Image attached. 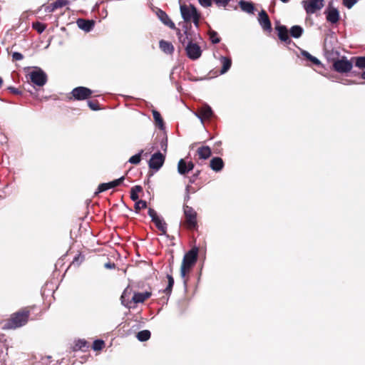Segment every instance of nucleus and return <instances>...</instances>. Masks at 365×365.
<instances>
[{
    "label": "nucleus",
    "instance_id": "nucleus-1",
    "mask_svg": "<svg viewBox=\"0 0 365 365\" xmlns=\"http://www.w3.org/2000/svg\"><path fill=\"white\" fill-rule=\"evenodd\" d=\"M35 309V305L27 306L14 312L10 315L9 318L4 321L3 329H16L25 326L30 319L31 313Z\"/></svg>",
    "mask_w": 365,
    "mask_h": 365
},
{
    "label": "nucleus",
    "instance_id": "nucleus-2",
    "mask_svg": "<svg viewBox=\"0 0 365 365\" xmlns=\"http://www.w3.org/2000/svg\"><path fill=\"white\" fill-rule=\"evenodd\" d=\"M198 248L193 247L190 250L185 253L182 259L180 267V276L184 279V284L186 286L187 282V275L190 272L192 268L197 260Z\"/></svg>",
    "mask_w": 365,
    "mask_h": 365
},
{
    "label": "nucleus",
    "instance_id": "nucleus-3",
    "mask_svg": "<svg viewBox=\"0 0 365 365\" xmlns=\"http://www.w3.org/2000/svg\"><path fill=\"white\" fill-rule=\"evenodd\" d=\"M130 293L131 289H129V287H127L121 295L122 304L127 307H130L131 303H143L152 295V292L149 291H146L145 292H134L132 299L130 300L129 295L130 294Z\"/></svg>",
    "mask_w": 365,
    "mask_h": 365
},
{
    "label": "nucleus",
    "instance_id": "nucleus-4",
    "mask_svg": "<svg viewBox=\"0 0 365 365\" xmlns=\"http://www.w3.org/2000/svg\"><path fill=\"white\" fill-rule=\"evenodd\" d=\"M183 211L185 220L182 222V226L190 231L197 230L198 228L197 212L188 205H184Z\"/></svg>",
    "mask_w": 365,
    "mask_h": 365
},
{
    "label": "nucleus",
    "instance_id": "nucleus-5",
    "mask_svg": "<svg viewBox=\"0 0 365 365\" xmlns=\"http://www.w3.org/2000/svg\"><path fill=\"white\" fill-rule=\"evenodd\" d=\"M180 12L185 21L199 23L200 19V14L197 11V9L193 5H181Z\"/></svg>",
    "mask_w": 365,
    "mask_h": 365
},
{
    "label": "nucleus",
    "instance_id": "nucleus-6",
    "mask_svg": "<svg viewBox=\"0 0 365 365\" xmlns=\"http://www.w3.org/2000/svg\"><path fill=\"white\" fill-rule=\"evenodd\" d=\"M93 93V91L88 88L78 86L73 88L67 98L68 101H84L90 98Z\"/></svg>",
    "mask_w": 365,
    "mask_h": 365
},
{
    "label": "nucleus",
    "instance_id": "nucleus-7",
    "mask_svg": "<svg viewBox=\"0 0 365 365\" xmlns=\"http://www.w3.org/2000/svg\"><path fill=\"white\" fill-rule=\"evenodd\" d=\"M171 29H176L177 35L180 42L185 46L189 42H193L195 41V34L191 32V24H183V31L182 34L179 29H176L175 24H168Z\"/></svg>",
    "mask_w": 365,
    "mask_h": 365
},
{
    "label": "nucleus",
    "instance_id": "nucleus-8",
    "mask_svg": "<svg viewBox=\"0 0 365 365\" xmlns=\"http://www.w3.org/2000/svg\"><path fill=\"white\" fill-rule=\"evenodd\" d=\"M354 61L352 58L349 61L346 57L343 56L341 58L333 59V69L340 73L349 72L353 67Z\"/></svg>",
    "mask_w": 365,
    "mask_h": 365
},
{
    "label": "nucleus",
    "instance_id": "nucleus-9",
    "mask_svg": "<svg viewBox=\"0 0 365 365\" xmlns=\"http://www.w3.org/2000/svg\"><path fill=\"white\" fill-rule=\"evenodd\" d=\"M29 80L38 86H43L47 82V76L41 68H36L29 74Z\"/></svg>",
    "mask_w": 365,
    "mask_h": 365
},
{
    "label": "nucleus",
    "instance_id": "nucleus-10",
    "mask_svg": "<svg viewBox=\"0 0 365 365\" xmlns=\"http://www.w3.org/2000/svg\"><path fill=\"white\" fill-rule=\"evenodd\" d=\"M195 115L201 120L202 122L205 120H210L214 117V113L211 107L207 104H203L200 107Z\"/></svg>",
    "mask_w": 365,
    "mask_h": 365
},
{
    "label": "nucleus",
    "instance_id": "nucleus-11",
    "mask_svg": "<svg viewBox=\"0 0 365 365\" xmlns=\"http://www.w3.org/2000/svg\"><path fill=\"white\" fill-rule=\"evenodd\" d=\"M165 155L160 151L154 153L151 156L148 163L150 168L155 170H158L163 166L165 162Z\"/></svg>",
    "mask_w": 365,
    "mask_h": 365
},
{
    "label": "nucleus",
    "instance_id": "nucleus-12",
    "mask_svg": "<svg viewBox=\"0 0 365 365\" xmlns=\"http://www.w3.org/2000/svg\"><path fill=\"white\" fill-rule=\"evenodd\" d=\"M185 50L187 56L192 60H196L201 56L202 50L196 43L189 42Z\"/></svg>",
    "mask_w": 365,
    "mask_h": 365
},
{
    "label": "nucleus",
    "instance_id": "nucleus-13",
    "mask_svg": "<svg viewBox=\"0 0 365 365\" xmlns=\"http://www.w3.org/2000/svg\"><path fill=\"white\" fill-rule=\"evenodd\" d=\"M323 2L324 0H308L304 2V8L307 13L313 14L323 7Z\"/></svg>",
    "mask_w": 365,
    "mask_h": 365
},
{
    "label": "nucleus",
    "instance_id": "nucleus-14",
    "mask_svg": "<svg viewBox=\"0 0 365 365\" xmlns=\"http://www.w3.org/2000/svg\"><path fill=\"white\" fill-rule=\"evenodd\" d=\"M124 179H125V178L123 176V177H121L118 179L114 180L110 182L100 184L98 187V191L96 192V194H98L99 192H102L106 191L109 189L119 186L121 183H123Z\"/></svg>",
    "mask_w": 365,
    "mask_h": 365
},
{
    "label": "nucleus",
    "instance_id": "nucleus-15",
    "mask_svg": "<svg viewBox=\"0 0 365 365\" xmlns=\"http://www.w3.org/2000/svg\"><path fill=\"white\" fill-rule=\"evenodd\" d=\"M275 29L277 31V36L281 41L284 42L287 44H289L291 43L288 30L285 26L277 25L275 27Z\"/></svg>",
    "mask_w": 365,
    "mask_h": 365
},
{
    "label": "nucleus",
    "instance_id": "nucleus-16",
    "mask_svg": "<svg viewBox=\"0 0 365 365\" xmlns=\"http://www.w3.org/2000/svg\"><path fill=\"white\" fill-rule=\"evenodd\" d=\"M239 6L242 11L248 14H255V11H257L254 4L251 1L241 0L239 1Z\"/></svg>",
    "mask_w": 365,
    "mask_h": 365
},
{
    "label": "nucleus",
    "instance_id": "nucleus-17",
    "mask_svg": "<svg viewBox=\"0 0 365 365\" xmlns=\"http://www.w3.org/2000/svg\"><path fill=\"white\" fill-rule=\"evenodd\" d=\"M224 165L225 163L222 159L220 157H215L212 158L210 162V168L215 172L221 171L223 169Z\"/></svg>",
    "mask_w": 365,
    "mask_h": 365
},
{
    "label": "nucleus",
    "instance_id": "nucleus-18",
    "mask_svg": "<svg viewBox=\"0 0 365 365\" xmlns=\"http://www.w3.org/2000/svg\"><path fill=\"white\" fill-rule=\"evenodd\" d=\"M159 47L163 52L170 55L173 54L175 50L173 43L165 40L160 41Z\"/></svg>",
    "mask_w": 365,
    "mask_h": 365
},
{
    "label": "nucleus",
    "instance_id": "nucleus-19",
    "mask_svg": "<svg viewBox=\"0 0 365 365\" xmlns=\"http://www.w3.org/2000/svg\"><path fill=\"white\" fill-rule=\"evenodd\" d=\"M197 154L198 155L200 159L206 160L211 156L212 151L209 146L205 145L197 148Z\"/></svg>",
    "mask_w": 365,
    "mask_h": 365
},
{
    "label": "nucleus",
    "instance_id": "nucleus-20",
    "mask_svg": "<svg viewBox=\"0 0 365 365\" xmlns=\"http://www.w3.org/2000/svg\"><path fill=\"white\" fill-rule=\"evenodd\" d=\"M339 18V13L338 10L335 8H329L327 14V19L329 23H337Z\"/></svg>",
    "mask_w": 365,
    "mask_h": 365
},
{
    "label": "nucleus",
    "instance_id": "nucleus-21",
    "mask_svg": "<svg viewBox=\"0 0 365 365\" xmlns=\"http://www.w3.org/2000/svg\"><path fill=\"white\" fill-rule=\"evenodd\" d=\"M153 11L156 14V16L158 17V19L162 23H173L170 19H169L168 16L165 14V11L161 10L159 8L153 7L152 8Z\"/></svg>",
    "mask_w": 365,
    "mask_h": 365
},
{
    "label": "nucleus",
    "instance_id": "nucleus-22",
    "mask_svg": "<svg viewBox=\"0 0 365 365\" xmlns=\"http://www.w3.org/2000/svg\"><path fill=\"white\" fill-rule=\"evenodd\" d=\"M89 347L88 342L84 339H78L75 341V344L73 346V351H77L79 350L85 351L88 349Z\"/></svg>",
    "mask_w": 365,
    "mask_h": 365
},
{
    "label": "nucleus",
    "instance_id": "nucleus-23",
    "mask_svg": "<svg viewBox=\"0 0 365 365\" xmlns=\"http://www.w3.org/2000/svg\"><path fill=\"white\" fill-rule=\"evenodd\" d=\"M152 113L155 120V125L158 126L160 129H163L164 128V122L160 113L155 110H153Z\"/></svg>",
    "mask_w": 365,
    "mask_h": 365
},
{
    "label": "nucleus",
    "instance_id": "nucleus-24",
    "mask_svg": "<svg viewBox=\"0 0 365 365\" xmlns=\"http://www.w3.org/2000/svg\"><path fill=\"white\" fill-rule=\"evenodd\" d=\"M221 62L222 63V66L220 73L223 74L230 68L232 65V60L230 58L222 56Z\"/></svg>",
    "mask_w": 365,
    "mask_h": 365
},
{
    "label": "nucleus",
    "instance_id": "nucleus-25",
    "mask_svg": "<svg viewBox=\"0 0 365 365\" xmlns=\"http://www.w3.org/2000/svg\"><path fill=\"white\" fill-rule=\"evenodd\" d=\"M156 227L161 232L162 235H165L167 232V224L166 222L160 219V217L156 220L153 221Z\"/></svg>",
    "mask_w": 365,
    "mask_h": 365
},
{
    "label": "nucleus",
    "instance_id": "nucleus-26",
    "mask_svg": "<svg viewBox=\"0 0 365 365\" xmlns=\"http://www.w3.org/2000/svg\"><path fill=\"white\" fill-rule=\"evenodd\" d=\"M178 171L180 175H186L189 173L187 162L184 159H180L178 163Z\"/></svg>",
    "mask_w": 365,
    "mask_h": 365
},
{
    "label": "nucleus",
    "instance_id": "nucleus-27",
    "mask_svg": "<svg viewBox=\"0 0 365 365\" xmlns=\"http://www.w3.org/2000/svg\"><path fill=\"white\" fill-rule=\"evenodd\" d=\"M143 191V188L140 185H135L134 187H133L130 190V199L133 200V201H138V198H139V196H138V193L142 192Z\"/></svg>",
    "mask_w": 365,
    "mask_h": 365
},
{
    "label": "nucleus",
    "instance_id": "nucleus-28",
    "mask_svg": "<svg viewBox=\"0 0 365 365\" xmlns=\"http://www.w3.org/2000/svg\"><path fill=\"white\" fill-rule=\"evenodd\" d=\"M68 4V0H56L51 3L48 7H51V11H55L58 9L66 6Z\"/></svg>",
    "mask_w": 365,
    "mask_h": 365
},
{
    "label": "nucleus",
    "instance_id": "nucleus-29",
    "mask_svg": "<svg viewBox=\"0 0 365 365\" xmlns=\"http://www.w3.org/2000/svg\"><path fill=\"white\" fill-rule=\"evenodd\" d=\"M301 54L302 56H304L306 59L311 61L313 64L316 66H319L321 64L320 61L316 57L312 56L308 51H302Z\"/></svg>",
    "mask_w": 365,
    "mask_h": 365
},
{
    "label": "nucleus",
    "instance_id": "nucleus-30",
    "mask_svg": "<svg viewBox=\"0 0 365 365\" xmlns=\"http://www.w3.org/2000/svg\"><path fill=\"white\" fill-rule=\"evenodd\" d=\"M150 331L149 330H143L138 332L136 336L140 341H146L150 338Z\"/></svg>",
    "mask_w": 365,
    "mask_h": 365
},
{
    "label": "nucleus",
    "instance_id": "nucleus-31",
    "mask_svg": "<svg viewBox=\"0 0 365 365\" xmlns=\"http://www.w3.org/2000/svg\"><path fill=\"white\" fill-rule=\"evenodd\" d=\"M352 61L359 68H365V56L352 57Z\"/></svg>",
    "mask_w": 365,
    "mask_h": 365
},
{
    "label": "nucleus",
    "instance_id": "nucleus-32",
    "mask_svg": "<svg viewBox=\"0 0 365 365\" xmlns=\"http://www.w3.org/2000/svg\"><path fill=\"white\" fill-rule=\"evenodd\" d=\"M303 32V29L301 26L295 25L290 29V34L294 38H299Z\"/></svg>",
    "mask_w": 365,
    "mask_h": 365
},
{
    "label": "nucleus",
    "instance_id": "nucleus-33",
    "mask_svg": "<svg viewBox=\"0 0 365 365\" xmlns=\"http://www.w3.org/2000/svg\"><path fill=\"white\" fill-rule=\"evenodd\" d=\"M167 279L168 284L167 287L163 290V292L165 293L167 295H170L172 292L173 287L174 284V279L172 274H167Z\"/></svg>",
    "mask_w": 365,
    "mask_h": 365
},
{
    "label": "nucleus",
    "instance_id": "nucleus-34",
    "mask_svg": "<svg viewBox=\"0 0 365 365\" xmlns=\"http://www.w3.org/2000/svg\"><path fill=\"white\" fill-rule=\"evenodd\" d=\"M258 21L259 23H270L269 16L265 11L262 10L259 12Z\"/></svg>",
    "mask_w": 365,
    "mask_h": 365
},
{
    "label": "nucleus",
    "instance_id": "nucleus-35",
    "mask_svg": "<svg viewBox=\"0 0 365 365\" xmlns=\"http://www.w3.org/2000/svg\"><path fill=\"white\" fill-rule=\"evenodd\" d=\"M208 33L210 39L212 43H218L220 41V38L218 36V34L215 31L210 29Z\"/></svg>",
    "mask_w": 365,
    "mask_h": 365
},
{
    "label": "nucleus",
    "instance_id": "nucleus-36",
    "mask_svg": "<svg viewBox=\"0 0 365 365\" xmlns=\"http://www.w3.org/2000/svg\"><path fill=\"white\" fill-rule=\"evenodd\" d=\"M147 207V202L145 200H140L135 202L134 208L136 212H139L141 209H145Z\"/></svg>",
    "mask_w": 365,
    "mask_h": 365
},
{
    "label": "nucleus",
    "instance_id": "nucleus-37",
    "mask_svg": "<svg viewBox=\"0 0 365 365\" xmlns=\"http://www.w3.org/2000/svg\"><path fill=\"white\" fill-rule=\"evenodd\" d=\"M105 343L103 340L96 339L93 341V349L95 351H100L104 347Z\"/></svg>",
    "mask_w": 365,
    "mask_h": 365
},
{
    "label": "nucleus",
    "instance_id": "nucleus-38",
    "mask_svg": "<svg viewBox=\"0 0 365 365\" xmlns=\"http://www.w3.org/2000/svg\"><path fill=\"white\" fill-rule=\"evenodd\" d=\"M83 260H84V256H83L81 253H79L76 256H75L71 265L78 267L82 263V262Z\"/></svg>",
    "mask_w": 365,
    "mask_h": 365
},
{
    "label": "nucleus",
    "instance_id": "nucleus-39",
    "mask_svg": "<svg viewBox=\"0 0 365 365\" xmlns=\"http://www.w3.org/2000/svg\"><path fill=\"white\" fill-rule=\"evenodd\" d=\"M88 106L93 110H98L101 109L99 103L97 101H88Z\"/></svg>",
    "mask_w": 365,
    "mask_h": 365
},
{
    "label": "nucleus",
    "instance_id": "nucleus-40",
    "mask_svg": "<svg viewBox=\"0 0 365 365\" xmlns=\"http://www.w3.org/2000/svg\"><path fill=\"white\" fill-rule=\"evenodd\" d=\"M140 160H141V155H140V153H138V154L134 155L132 157H130L128 162L132 164L137 165L140 162Z\"/></svg>",
    "mask_w": 365,
    "mask_h": 365
},
{
    "label": "nucleus",
    "instance_id": "nucleus-41",
    "mask_svg": "<svg viewBox=\"0 0 365 365\" xmlns=\"http://www.w3.org/2000/svg\"><path fill=\"white\" fill-rule=\"evenodd\" d=\"M200 172L201 171L200 170H197L192 176L189 177L188 182L190 184H194L196 180L197 179L200 174Z\"/></svg>",
    "mask_w": 365,
    "mask_h": 365
},
{
    "label": "nucleus",
    "instance_id": "nucleus-42",
    "mask_svg": "<svg viewBox=\"0 0 365 365\" xmlns=\"http://www.w3.org/2000/svg\"><path fill=\"white\" fill-rule=\"evenodd\" d=\"M343 4L347 9L352 8L357 2V0H342Z\"/></svg>",
    "mask_w": 365,
    "mask_h": 365
},
{
    "label": "nucleus",
    "instance_id": "nucleus-43",
    "mask_svg": "<svg viewBox=\"0 0 365 365\" xmlns=\"http://www.w3.org/2000/svg\"><path fill=\"white\" fill-rule=\"evenodd\" d=\"M148 215L151 217L153 222L159 218L156 211L150 207L148 209Z\"/></svg>",
    "mask_w": 365,
    "mask_h": 365
},
{
    "label": "nucleus",
    "instance_id": "nucleus-44",
    "mask_svg": "<svg viewBox=\"0 0 365 365\" xmlns=\"http://www.w3.org/2000/svg\"><path fill=\"white\" fill-rule=\"evenodd\" d=\"M32 27L38 34H41L46 29V24H32Z\"/></svg>",
    "mask_w": 365,
    "mask_h": 365
},
{
    "label": "nucleus",
    "instance_id": "nucleus-45",
    "mask_svg": "<svg viewBox=\"0 0 365 365\" xmlns=\"http://www.w3.org/2000/svg\"><path fill=\"white\" fill-rule=\"evenodd\" d=\"M94 25L95 24H78V27L86 32L91 31Z\"/></svg>",
    "mask_w": 365,
    "mask_h": 365
},
{
    "label": "nucleus",
    "instance_id": "nucleus-46",
    "mask_svg": "<svg viewBox=\"0 0 365 365\" xmlns=\"http://www.w3.org/2000/svg\"><path fill=\"white\" fill-rule=\"evenodd\" d=\"M198 2L202 6L207 8L212 5L213 0H198Z\"/></svg>",
    "mask_w": 365,
    "mask_h": 365
},
{
    "label": "nucleus",
    "instance_id": "nucleus-47",
    "mask_svg": "<svg viewBox=\"0 0 365 365\" xmlns=\"http://www.w3.org/2000/svg\"><path fill=\"white\" fill-rule=\"evenodd\" d=\"M24 58V56L19 52H14L12 54V61H21Z\"/></svg>",
    "mask_w": 365,
    "mask_h": 365
},
{
    "label": "nucleus",
    "instance_id": "nucleus-48",
    "mask_svg": "<svg viewBox=\"0 0 365 365\" xmlns=\"http://www.w3.org/2000/svg\"><path fill=\"white\" fill-rule=\"evenodd\" d=\"M230 0H213L218 6H226L229 3Z\"/></svg>",
    "mask_w": 365,
    "mask_h": 365
},
{
    "label": "nucleus",
    "instance_id": "nucleus-49",
    "mask_svg": "<svg viewBox=\"0 0 365 365\" xmlns=\"http://www.w3.org/2000/svg\"><path fill=\"white\" fill-rule=\"evenodd\" d=\"M264 32L269 34L272 31V24H262Z\"/></svg>",
    "mask_w": 365,
    "mask_h": 365
},
{
    "label": "nucleus",
    "instance_id": "nucleus-50",
    "mask_svg": "<svg viewBox=\"0 0 365 365\" xmlns=\"http://www.w3.org/2000/svg\"><path fill=\"white\" fill-rule=\"evenodd\" d=\"M69 23H95L93 20H85L81 18H78L77 19L72 20Z\"/></svg>",
    "mask_w": 365,
    "mask_h": 365
},
{
    "label": "nucleus",
    "instance_id": "nucleus-51",
    "mask_svg": "<svg viewBox=\"0 0 365 365\" xmlns=\"http://www.w3.org/2000/svg\"><path fill=\"white\" fill-rule=\"evenodd\" d=\"M8 90H9L11 91V93H12L13 94H15V95H21L22 94V91L21 90H19V88H16L14 87H9L8 88Z\"/></svg>",
    "mask_w": 365,
    "mask_h": 365
},
{
    "label": "nucleus",
    "instance_id": "nucleus-52",
    "mask_svg": "<svg viewBox=\"0 0 365 365\" xmlns=\"http://www.w3.org/2000/svg\"><path fill=\"white\" fill-rule=\"evenodd\" d=\"M187 169H188L189 172L192 170L195 167V165L192 161L187 163Z\"/></svg>",
    "mask_w": 365,
    "mask_h": 365
},
{
    "label": "nucleus",
    "instance_id": "nucleus-53",
    "mask_svg": "<svg viewBox=\"0 0 365 365\" xmlns=\"http://www.w3.org/2000/svg\"><path fill=\"white\" fill-rule=\"evenodd\" d=\"M105 267L106 268H108V269L114 268L115 267V264L114 263H110V262L106 263L105 264Z\"/></svg>",
    "mask_w": 365,
    "mask_h": 365
},
{
    "label": "nucleus",
    "instance_id": "nucleus-54",
    "mask_svg": "<svg viewBox=\"0 0 365 365\" xmlns=\"http://www.w3.org/2000/svg\"><path fill=\"white\" fill-rule=\"evenodd\" d=\"M162 148L165 151L166 149H167V143H163V142H162Z\"/></svg>",
    "mask_w": 365,
    "mask_h": 365
},
{
    "label": "nucleus",
    "instance_id": "nucleus-55",
    "mask_svg": "<svg viewBox=\"0 0 365 365\" xmlns=\"http://www.w3.org/2000/svg\"><path fill=\"white\" fill-rule=\"evenodd\" d=\"M361 78L365 80V71L361 73Z\"/></svg>",
    "mask_w": 365,
    "mask_h": 365
},
{
    "label": "nucleus",
    "instance_id": "nucleus-56",
    "mask_svg": "<svg viewBox=\"0 0 365 365\" xmlns=\"http://www.w3.org/2000/svg\"><path fill=\"white\" fill-rule=\"evenodd\" d=\"M3 85V79L0 77V88Z\"/></svg>",
    "mask_w": 365,
    "mask_h": 365
},
{
    "label": "nucleus",
    "instance_id": "nucleus-57",
    "mask_svg": "<svg viewBox=\"0 0 365 365\" xmlns=\"http://www.w3.org/2000/svg\"><path fill=\"white\" fill-rule=\"evenodd\" d=\"M325 51H326L327 53L329 52L327 48H325Z\"/></svg>",
    "mask_w": 365,
    "mask_h": 365
}]
</instances>
